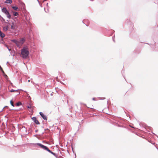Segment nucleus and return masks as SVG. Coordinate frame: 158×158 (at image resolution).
Wrapping results in <instances>:
<instances>
[{
    "instance_id": "1",
    "label": "nucleus",
    "mask_w": 158,
    "mask_h": 158,
    "mask_svg": "<svg viewBox=\"0 0 158 158\" xmlns=\"http://www.w3.org/2000/svg\"><path fill=\"white\" fill-rule=\"evenodd\" d=\"M29 54L28 49L27 48L24 47L21 50V56L23 58L26 59Z\"/></svg>"
},
{
    "instance_id": "2",
    "label": "nucleus",
    "mask_w": 158,
    "mask_h": 158,
    "mask_svg": "<svg viewBox=\"0 0 158 158\" xmlns=\"http://www.w3.org/2000/svg\"><path fill=\"white\" fill-rule=\"evenodd\" d=\"M25 40L24 38H22L20 39L19 40H13L11 41L15 43L18 47H20L25 42Z\"/></svg>"
},
{
    "instance_id": "3",
    "label": "nucleus",
    "mask_w": 158,
    "mask_h": 158,
    "mask_svg": "<svg viewBox=\"0 0 158 158\" xmlns=\"http://www.w3.org/2000/svg\"><path fill=\"white\" fill-rule=\"evenodd\" d=\"M37 145L40 146L41 148H42L43 149L49 152H50L51 154L54 155V153L52 152L46 146H45L40 143H37Z\"/></svg>"
},
{
    "instance_id": "4",
    "label": "nucleus",
    "mask_w": 158,
    "mask_h": 158,
    "mask_svg": "<svg viewBox=\"0 0 158 158\" xmlns=\"http://www.w3.org/2000/svg\"><path fill=\"white\" fill-rule=\"evenodd\" d=\"M2 11L5 13L8 19L11 18V15H10L9 12L6 9L5 7L3 8L2 10Z\"/></svg>"
},
{
    "instance_id": "5",
    "label": "nucleus",
    "mask_w": 158,
    "mask_h": 158,
    "mask_svg": "<svg viewBox=\"0 0 158 158\" xmlns=\"http://www.w3.org/2000/svg\"><path fill=\"white\" fill-rule=\"evenodd\" d=\"M40 114L41 116L45 120H47V117L42 112H40Z\"/></svg>"
},
{
    "instance_id": "6",
    "label": "nucleus",
    "mask_w": 158,
    "mask_h": 158,
    "mask_svg": "<svg viewBox=\"0 0 158 158\" xmlns=\"http://www.w3.org/2000/svg\"><path fill=\"white\" fill-rule=\"evenodd\" d=\"M32 120L34 122L37 124H39L40 123L38 120H37L36 118L35 117H33L32 118Z\"/></svg>"
},
{
    "instance_id": "7",
    "label": "nucleus",
    "mask_w": 158,
    "mask_h": 158,
    "mask_svg": "<svg viewBox=\"0 0 158 158\" xmlns=\"http://www.w3.org/2000/svg\"><path fill=\"white\" fill-rule=\"evenodd\" d=\"M16 27V24L14 22L12 23L11 28L12 29H15Z\"/></svg>"
},
{
    "instance_id": "8",
    "label": "nucleus",
    "mask_w": 158,
    "mask_h": 158,
    "mask_svg": "<svg viewBox=\"0 0 158 158\" xmlns=\"http://www.w3.org/2000/svg\"><path fill=\"white\" fill-rule=\"evenodd\" d=\"M12 12L14 16H17L19 15V14L18 13L12 11Z\"/></svg>"
},
{
    "instance_id": "9",
    "label": "nucleus",
    "mask_w": 158,
    "mask_h": 158,
    "mask_svg": "<svg viewBox=\"0 0 158 158\" xmlns=\"http://www.w3.org/2000/svg\"><path fill=\"white\" fill-rule=\"evenodd\" d=\"M0 36L1 37L3 38L5 36V35L1 31H0Z\"/></svg>"
},
{
    "instance_id": "10",
    "label": "nucleus",
    "mask_w": 158,
    "mask_h": 158,
    "mask_svg": "<svg viewBox=\"0 0 158 158\" xmlns=\"http://www.w3.org/2000/svg\"><path fill=\"white\" fill-rule=\"evenodd\" d=\"M12 8L15 10H16V11L18 10V7H17L16 6H12Z\"/></svg>"
},
{
    "instance_id": "11",
    "label": "nucleus",
    "mask_w": 158,
    "mask_h": 158,
    "mask_svg": "<svg viewBox=\"0 0 158 158\" xmlns=\"http://www.w3.org/2000/svg\"><path fill=\"white\" fill-rule=\"evenodd\" d=\"M12 2V1L11 0H6L5 1V3H11Z\"/></svg>"
},
{
    "instance_id": "12",
    "label": "nucleus",
    "mask_w": 158,
    "mask_h": 158,
    "mask_svg": "<svg viewBox=\"0 0 158 158\" xmlns=\"http://www.w3.org/2000/svg\"><path fill=\"white\" fill-rule=\"evenodd\" d=\"M8 27L7 26L4 27L3 28V30L5 31H7L8 30Z\"/></svg>"
},
{
    "instance_id": "13",
    "label": "nucleus",
    "mask_w": 158,
    "mask_h": 158,
    "mask_svg": "<svg viewBox=\"0 0 158 158\" xmlns=\"http://www.w3.org/2000/svg\"><path fill=\"white\" fill-rule=\"evenodd\" d=\"M21 104L22 103L20 102H19L16 103V105L17 106H19L20 105H21Z\"/></svg>"
},
{
    "instance_id": "14",
    "label": "nucleus",
    "mask_w": 158,
    "mask_h": 158,
    "mask_svg": "<svg viewBox=\"0 0 158 158\" xmlns=\"http://www.w3.org/2000/svg\"><path fill=\"white\" fill-rule=\"evenodd\" d=\"M10 103L12 106H14V102L12 100H10Z\"/></svg>"
},
{
    "instance_id": "15",
    "label": "nucleus",
    "mask_w": 158,
    "mask_h": 158,
    "mask_svg": "<svg viewBox=\"0 0 158 158\" xmlns=\"http://www.w3.org/2000/svg\"><path fill=\"white\" fill-rule=\"evenodd\" d=\"M2 73H3V74H4V75L5 76L6 78V77H7V76L6 75V74H5V73L4 71H3V70H2Z\"/></svg>"
},
{
    "instance_id": "16",
    "label": "nucleus",
    "mask_w": 158,
    "mask_h": 158,
    "mask_svg": "<svg viewBox=\"0 0 158 158\" xmlns=\"http://www.w3.org/2000/svg\"><path fill=\"white\" fill-rule=\"evenodd\" d=\"M10 92H17V90H14L13 89H12L11 90H10Z\"/></svg>"
},
{
    "instance_id": "17",
    "label": "nucleus",
    "mask_w": 158,
    "mask_h": 158,
    "mask_svg": "<svg viewBox=\"0 0 158 158\" xmlns=\"http://www.w3.org/2000/svg\"><path fill=\"white\" fill-rule=\"evenodd\" d=\"M0 69L1 70V71H2V70H3L2 69V68L1 67V66H0Z\"/></svg>"
},
{
    "instance_id": "18",
    "label": "nucleus",
    "mask_w": 158,
    "mask_h": 158,
    "mask_svg": "<svg viewBox=\"0 0 158 158\" xmlns=\"http://www.w3.org/2000/svg\"><path fill=\"white\" fill-rule=\"evenodd\" d=\"M27 107H28V108H30V107L29 106H28Z\"/></svg>"
}]
</instances>
